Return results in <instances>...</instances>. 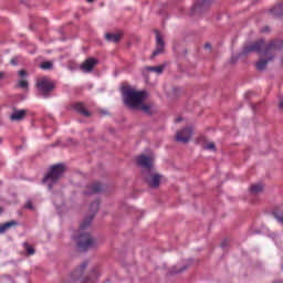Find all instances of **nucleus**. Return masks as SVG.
<instances>
[{
  "mask_svg": "<svg viewBox=\"0 0 283 283\" xmlns=\"http://www.w3.org/2000/svg\"><path fill=\"white\" fill-rule=\"evenodd\" d=\"M66 170L67 168L64 164L51 166L43 179V182H52L53 185H56V181L63 178V174H65Z\"/></svg>",
  "mask_w": 283,
  "mask_h": 283,
  "instance_id": "39448f33",
  "label": "nucleus"
},
{
  "mask_svg": "<svg viewBox=\"0 0 283 283\" xmlns=\"http://www.w3.org/2000/svg\"><path fill=\"white\" fill-rule=\"evenodd\" d=\"M11 65H19V60H17V57H13L11 60Z\"/></svg>",
  "mask_w": 283,
  "mask_h": 283,
  "instance_id": "2f4dec72",
  "label": "nucleus"
},
{
  "mask_svg": "<svg viewBox=\"0 0 283 283\" xmlns=\"http://www.w3.org/2000/svg\"><path fill=\"white\" fill-rule=\"evenodd\" d=\"M105 39L109 43H118V41H120V34H118V33H106Z\"/></svg>",
  "mask_w": 283,
  "mask_h": 283,
  "instance_id": "aec40b11",
  "label": "nucleus"
},
{
  "mask_svg": "<svg viewBox=\"0 0 283 283\" xmlns=\"http://www.w3.org/2000/svg\"><path fill=\"white\" fill-rule=\"evenodd\" d=\"M261 32H269V27L263 28Z\"/></svg>",
  "mask_w": 283,
  "mask_h": 283,
  "instance_id": "4c0bfd02",
  "label": "nucleus"
},
{
  "mask_svg": "<svg viewBox=\"0 0 283 283\" xmlns=\"http://www.w3.org/2000/svg\"><path fill=\"white\" fill-rule=\"evenodd\" d=\"M154 154L150 155H139L137 157V165H139V167H143V171H151L154 168Z\"/></svg>",
  "mask_w": 283,
  "mask_h": 283,
  "instance_id": "6e6552de",
  "label": "nucleus"
},
{
  "mask_svg": "<svg viewBox=\"0 0 283 283\" xmlns=\"http://www.w3.org/2000/svg\"><path fill=\"white\" fill-rule=\"evenodd\" d=\"M279 109H283V97L279 98Z\"/></svg>",
  "mask_w": 283,
  "mask_h": 283,
  "instance_id": "7c9ffc66",
  "label": "nucleus"
},
{
  "mask_svg": "<svg viewBox=\"0 0 283 283\" xmlns=\"http://www.w3.org/2000/svg\"><path fill=\"white\" fill-rule=\"evenodd\" d=\"M203 148H205V149L216 150V144L209 143V144H207Z\"/></svg>",
  "mask_w": 283,
  "mask_h": 283,
  "instance_id": "cd10ccee",
  "label": "nucleus"
},
{
  "mask_svg": "<svg viewBox=\"0 0 283 283\" xmlns=\"http://www.w3.org/2000/svg\"><path fill=\"white\" fill-rule=\"evenodd\" d=\"M191 136H193V128L186 127V128L177 132L176 140L178 143H182L184 145H187V143H189V140H191Z\"/></svg>",
  "mask_w": 283,
  "mask_h": 283,
  "instance_id": "9b49d317",
  "label": "nucleus"
},
{
  "mask_svg": "<svg viewBox=\"0 0 283 283\" xmlns=\"http://www.w3.org/2000/svg\"><path fill=\"white\" fill-rule=\"evenodd\" d=\"M18 224H19V222H17L15 220H11L9 222L0 224V234H3L7 231H10V229H12V227H17Z\"/></svg>",
  "mask_w": 283,
  "mask_h": 283,
  "instance_id": "f3484780",
  "label": "nucleus"
},
{
  "mask_svg": "<svg viewBox=\"0 0 283 283\" xmlns=\"http://www.w3.org/2000/svg\"><path fill=\"white\" fill-rule=\"evenodd\" d=\"M165 52V40H163V34L156 31V50L153 52L150 59H155L158 54H163Z\"/></svg>",
  "mask_w": 283,
  "mask_h": 283,
  "instance_id": "f8f14e48",
  "label": "nucleus"
},
{
  "mask_svg": "<svg viewBox=\"0 0 283 283\" xmlns=\"http://www.w3.org/2000/svg\"><path fill=\"white\" fill-rule=\"evenodd\" d=\"M264 186L262 184H255L250 187L251 193H262Z\"/></svg>",
  "mask_w": 283,
  "mask_h": 283,
  "instance_id": "4be33fe9",
  "label": "nucleus"
},
{
  "mask_svg": "<svg viewBox=\"0 0 283 283\" xmlns=\"http://www.w3.org/2000/svg\"><path fill=\"white\" fill-rule=\"evenodd\" d=\"M3 213V208L0 207V216Z\"/></svg>",
  "mask_w": 283,
  "mask_h": 283,
  "instance_id": "ea45409f",
  "label": "nucleus"
},
{
  "mask_svg": "<svg viewBox=\"0 0 283 283\" xmlns=\"http://www.w3.org/2000/svg\"><path fill=\"white\" fill-rule=\"evenodd\" d=\"M3 78H6V73L4 72H0V81H3Z\"/></svg>",
  "mask_w": 283,
  "mask_h": 283,
  "instance_id": "473e14b6",
  "label": "nucleus"
},
{
  "mask_svg": "<svg viewBox=\"0 0 283 283\" xmlns=\"http://www.w3.org/2000/svg\"><path fill=\"white\" fill-rule=\"evenodd\" d=\"M88 1V3H92V1H94V0H87Z\"/></svg>",
  "mask_w": 283,
  "mask_h": 283,
  "instance_id": "79ce46f5",
  "label": "nucleus"
},
{
  "mask_svg": "<svg viewBox=\"0 0 283 283\" xmlns=\"http://www.w3.org/2000/svg\"><path fill=\"white\" fill-rule=\"evenodd\" d=\"M87 261H84L71 275L72 280H82L81 283H95L94 277L98 275L96 270H92L91 274L85 275V269H87Z\"/></svg>",
  "mask_w": 283,
  "mask_h": 283,
  "instance_id": "20e7f679",
  "label": "nucleus"
},
{
  "mask_svg": "<svg viewBox=\"0 0 283 283\" xmlns=\"http://www.w3.org/2000/svg\"><path fill=\"white\" fill-rule=\"evenodd\" d=\"M226 247H227V240H224V241L221 242V248H222V249H226Z\"/></svg>",
  "mask_w": 283,
  "mask_h": 283,
  "instance_id": "f704fd0d",
  "label": "nucleus"
},
{
  "mask_svg": "<svg viewBox=\"0 0 283 283\" xmlns=\"http://www.w3.org/2000/svg\"><path fill=\"white\" fill-rule=\"evenodd\" d=\"M48 187H49L50 190H52V187H53L52 182H49Z\"/></svg>",
  "mask_w": 283,
  "mask_h": 283,
  "instance_id": "58836bf2",
  "label": "nucleus"
},
{
  "mask_svg": "<svg viewBox=\"0 0 283 283\" xmlns=\"http://www.w3.org/2000/svg\"><path fill=\"white\" fill-rule=\"evenodd\" d=\"M263 48H264V39H261L259 41H255L251 44L245 45L241 54H243V56L251 54V52H255L256 54H260Z\"/></svg>",
  "mask_w": 283,
  "mask_h": 283,
  "instance_id": "9d476101",
  "label": "nucleus"
},
{
  "mask_svg": "<svg viewBox=\"0 0 283 283\" xmlns=\"http://www.w3.org/2000/svg\"><path fill=\"white\" fill-rule=\"evenodd\" d=\"M25 207H27V209H34V208L32 207V202H28Z\"/></svg>",
  "mask_w": 283,
  "mask_h": 283,
  "instance_id": "72a5a7b5",
  "label": "nucleus"
},
{
  "mask_svg": "<svg viewBox=\"0 0 283 283\" xmlns=\"http://www.w3.org/2000/svg\"><path fill=\"white\" fill-rule=\"evenodd\" d=\"M213 6V0H199L191 8V14H205Z\"/></svg>",
  "mask_w": 283,
  "mask_h": 283,
  "instance_id": "1a4fd4ad",
  "label": "nucleus"
},
{
  "mask_svg": "<svg viewBox=\"0 0 283 283\" xmlns=\"http://www.w3.org/2000/svg\"><path fill=\"white\" fill-rule=\"evenodd\" d=\"M273 216H274L275 220H277V222L283 224V212H273Z\"/></svg>",
  "mask_w": 283,
  "mask_h": 283,
  "instance_id": "393cba45",
  "label": "nucleus"
},
{
  "mask_svg": "<svg viewBox=\"0 0 283 283\" xmlns=\"http://www.w3.org/2000/svg\"><path fill=\"white\" fill-rule=\"evenodd\" d=\"M36 90L39 96H43V98H50L52 92H54V82L50 81L49 77H40L36 81Z\"/></svg>",
  "mask_w": 283,
  "mask_h": 283,
  "instance_id": "423d86ee",
  "label": "nucleus"
},
{
  "mask_svg": "<svg viewBox=\"0 0 283 283\" xmlns=\"http://www.w3.org/2000/svg\"><path fill=\"white\" fill-rule=\"evenodd\" d=\"M240 56H244V54L240 53L239 55H232L230 59V63H238V59H240Z\"/></svg>",
  "mask_w": 283,
  "mask_h": 283,
  "instance_id": "bb28decb",
  "label": "nucleus"
},
{
  "mask_svg": "<svg viewBox=\"0 0 283 283\" xmlns=\"http://www.w3.org/2000/svg\"><path fill=\"white\" fill-rule=\"evenodd\" d=\"M206 50H211V45L209 43L205 44Z\"/></svg>",
  "mask_w": 283,
  "mask_h": 283,
  "instance_id": "e433bc0d",
  "label": "nucleus"
},
{
  "mask_svg": "<svg viewBox=\"0 0 283 283\" xmlns=\"http://www.w3.org/2000/svg\"><path fill=\"white\" fill-rule=\"evenodd\" d=\"M122 95L124 105H126L128 109H138V107H140V103L147 101V92L136 91V88L132 86H123Z\"/></svg>",
  "mask_w": 283,
  "mask_h": 283,
  "instance_id": "f03ea898",
  "label": "nucleus"
},
{
  "mask_svg": "<svg viewBox=\"0 0 283 283\" xmlns=\"http://www.w3.org/2000/svg\"><path fill=\"white\" fill-rule=\"evenodd\" d=\"M40 67L41 70H52V67H54V64L52 62L46 61V62H42L40 64Z\"/></svg>",
  "mask_w": 283,
  "mask_h": 283,
  "instance_id": "5701e85b",
  "label": "nucleus"
},
{
  "mask_svg": "<svg viewBox=\"0 0 283 283\" xmlns=\"http://www.w3.org/2000/svg\"><path fill=\"white\" fill-rule=\"evenodd\" d=\"M272 17H282L283 14V2L276 4L273 9L270 10Z\"/></svg>",
  "mask_w": 283,
  "mask_h": 283,
  "instance_id": "a211bd4d",
  "label": "nucleus"
},
{
  "mask_svg": "<svg viewBox=\"0 0 283 283\" xmlns=\"http://www.w3.org/2000/svg\"><path fill=\"white\" fill-rule=\"evenodd\" d=\"M99 207L101 202L98 200L91 203L90 211L92 214L83 220V222L80 224L77 235L74 237L76 247L80 251H90L91 249H96L98 247V240L86 231L90 229V227H92V220H94V216L98 213Z\"/></svg>",
  "mask_w": 283,
  "mask_h": 283,
  "instance_id": "f257e3e1",
  "label": "nucleus"
},
{
  "mask_svg": "<svg viewBox=\"0 0 283 283\" xmlns=\"http://www.w3.org/2000/svg\"><path fill=\"white\" fill-rule=\"evenodd\" d=\"M182 122V117H177L176 119H175V123H181Z\"/></svg>",
  "mask_w": 283,
  "mask_h": 283,
  "instance_id": "c9c22d12",
  "label": "nucleus"
},
{
  "mask_svg": "<svg viewBox=\"0 0 283 283\" xmlns=\"http://www.w3.org/2000/svg\"><path fill=\"white\" fill-rule=\"evenodd\" d=\"M25 116H28V109H18L17 107H13L9 118L12 123H21Z\"/></svg>",
  "mask_w": 283,
  "mask_h": 283,
  "instance_id": "ddd939ff",
  "label": "nucleus"
},
{
  "mask_svg": "<svg viewBox=\"0 0 283 283\" xmlns=\"http://www.w3.org/2000/svg\"><path fill=\"white\" fill-rule=\"evenodd\" d=\"M103 191V185L101 182H94L86 187L84 193L85 196H92L94 193H101Z\"/></svg>",
  "mask_w": 283,
  "mask_h": 283,
  "instance_id": "2eb2a0df",
  "label": "nucleus"
},
{
  "mask_svg": "<svg viewBox=\"0 0 283 283\" xmlns=\"http://www.w3.org/2000/svg\"><path fill=\"white\" fill-rule=\"evenodd\" d=\"M1 143H3V138L0 137V145H1Z\"/></svg>",
  "mask_w": 283,
  "mask_h": 283,
  "instance_id": "a19ab883",
  "label": "nucleus"
},
{
  "mask_svg": "<svg viewBox=\"0 0 283 283\" xmlns=\"http://www.w3.org/2000/svg\"><path fill=\"white\" fill-rule=\"evenodd\" d=\"M96 65H98V60L94 57H88L82 63L80 70L88 74L90 72H94V67H96Z\"/></svg>",
  "mask_w": 283,
  "mask_h": 283,
  "instance_id": "4468645a",
  "label": "nucleus"
},
{
  "mask_svg": "<svg viewBox=\"0 0 283 283\" xmlns=\"http://www.w3.org/2000/svg\"><path fill=\"white\" fill-rule=\"evenodd\" d=\"M151 104H147V103H140V105L136 108L139 109L140 112H144V114H147L148 116H151L153 112H151Z\"/></svg>",
  "mask_w": 283,
  "mask_h": 283,
  "instance_id": "6ab92c4d",
  "label": "nucleus"
},
{
  "mask_svg": "<svg viewBox=\"0 0 283 283\" xmlns=\"http://www.w3.org/2000/svg\"><path fill=\"white\" fill-rule=\"evenodd\" d=\"M18 75L23 78L24 76H28V72L25 70H21L18 72Z\"/></svg>",
  "mask_w": 283,
  "mask_h": 283,
  "instance_id": "c756f323",
  "label": "nucleus"
},
{
  "mask_svg": "<svg viewBox=\"0 0 283 283\" xmlns=\"http://www.w3.org/2000/svg\"><path fill=\"white\" fill-rule=\"evenodd\" d=\"M29 83L25 80H21L18 83V87H21V90H28Z\"/></svg>",
  "mask_w": 283,
  "mask_h": 283,
  "instance_id": "a878e982",
  "label": "nucleus"
},
{
  "mask_svg": "<svg viewBox=\"0 0 283 283\" xmlns=\"http://www.w3.org/2000/svg\"><path fill=\"white\" fill-rule=\"evenodd\" d=\"M24 249L28 255H34V253H36V251L29 243H24Z\"/></svg>",
  "mask_w": 283,
  "mask_h": 283,
  "instance_id": "b1692460",
  "label": "nucleus"
},
{
  "mask_svg": "<svg viewBox=\"0 0 283 283\" xmlns=\"http://www.w3.org/2000/svg\"><path fill=\"white\" fill-rule=\"evenodd\" d=\"M283 49V40H271L264 48L262 54L264 57H260L255 67L259 72H264L266 65L275 60V52Z\"/></svg>",
  "mask_w": 283,
  "mask_h": 283,
  "instance_id": "7ed1b4c3",
  "label": "nucleus"
},
{
  "mask_svg": "<svg viewBox=\"0 0 283 283\" xmlns=\"http://www.w3.org/2000/svg\"><path fill=\"white\" fill-rule=\"evenodd\" d=\"M148 72H155L156 74H163L165 72V65L159 66H146Z\"/></svg>",
  "mask_w": 283,
  "mask_h": 283,
  "instance_id": "412c9836",
  "label": "nucleus"
},
{
  "mask_svg": "<svg viewBox=\"0 0 283 283\" xmlns=\"http://www.w3.org/2000/svg\"><path fill=\"white\" fill-rule=\"evenodd\" d=\"M73 109L75 112H78V114H82V116H85L86 118H90L92 116V113L90 111H86L85 104L83 102H77L72 105Z\"/></svg>",
  "mask_w": 283,
  "mask_h": 283,
  "instance_id": "dca6fc26",
  "label": "nucleus"
},
{
  "mask_svg": "<svg viewBox=\"0 0 283 283\" xmlns=\"http://www.w3.org/2000/svg\"><path fill=\"white\" fill-rule=\"evenodd\" d=\"M142 176L150 189H158V187H160V178H163V176L156 172V168L153 170L143 171Z\"/></svg>",
  "mask_w": 283,
  "mask_h": 283,
  "instance_id": "0eeeda50",
  "label": "nucleus"
},
{
  "mask_svg": "<svg viewBox=\"0 0 283 283\" xmlns=\"http://www.w3.org/2000/svg\"><path fill=\"white\" fill-rule=\"evenodd\" d=\"M187 269H189V265H185L180 270H175L174 273H182V272L187 271Z\"/></svg>",
  "mask_w": 283,
  "mask_h": 283,
  "instance_id": "c85d7f7f",
  "label": "nucleus"
}]
</instances>
